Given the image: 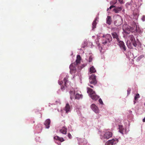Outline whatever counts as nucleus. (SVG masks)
Returning <instances> with one entry per match:
<instances>
[{"label":"nucleus","mask_w":145,"mask_h":145,"mask_svg":"<svg viewBox=\"0 0 145 145\" xmlns=\"http://www.w3.org/2000/svg\"><path fill=\"white\" fill-rule=\"evenodd\" d=\"M112 134L111 132L108 131L106 132L103 135V136L101 137L102 139H108L111 138L112 136Z\"/></svg>","instance_id":"nucleus-5"},{"label":"nucleus","mask_w":145,"mask_h":145,"mask_svg":"<svg viewBox=\"0 0 145 145\" xmlns=\"http://www.w3.org/2000/svg\"><path fill=\"white\" fill-rule=\"evenodd\" d=\"M68 137L70 139L72 137L71 135L69 133H68Z\"/></svg>","instance_id":"nucleus-30"},{"label":"nucleus","mask_w":145,"mask_h":145,"mask_svg":"<svg viewBox=\"0 0 145 145\" xmlns=\"http://www.w3.org/2000/svg\"><path fill=\"white\" fill-rule=\"evenodd\" d=\"M119 45L123 52L126 50V47L123 41H120L119 42Z\"/></svg>","instance_id":"nucleus-10"},{"label":"nucleus","mask_w":145,"mask_h":145,"mask_svg":"<svg viewBox=\"0 0 145 145\" xmlns=\"http://www.w3.org/2000/svg\"><path fill=\"white\" fill-rule=\"evenodd\" d=\"M92 60V58L91 56H90L89 59V62H91Z\"/></svg>","instance_id":"nucleus-27"},{"label":"nucleus","mask_w":145,"mask_h":145,"mask_svg":"<svg viewBox=\"0 0 145 145\" xmlns=\"http://www.w3.org/2000/svg\"><path fill=\"white\" fill-rule=\"evenodd\" d=\"M112 35L114 39H116V40L119 41V38H118V35L115 32H114L112 33Z\"/></svg>","instance_id":"nucleus-17"},{"label":"nucleus","mask_w":145,"mask_h":145,"mask_svg":"<svg viewBox=\"0 0 145 145\" xmlns=\"http://www.w3.org/2000/svg\"><path fill=\"white\" fill-rule=\"evenodd\" d=\"M81 60V57L80 55H78L76 57V61L73 63H75L76 65H78V64L80 63V61Z\"/></svg>","instance_id":"nucleus-13"},{"label":"nucleus","mask_w":145,"mask_h":145,"mask_svg":"<svg viewBox=\"0 0 145 145\" xmlns=\"http://www.w3.org/2000/svg\"><path fill=\"white\" fill-rule=\"evenodd\" d=\"M64 110L66 111V113H68L71 111V107L68 103H66L64 108Z\"/></svg>","instance_id":"nucleus-12"},{"label":"nucleus","mask_w":145,"mask_h":145,"mask_svg":"<svg viewBox=\"0 0 145 145\" xmlns=\"http://www.w3.org/2000/svg\"><path fill=\"white\" fill-rule=\"evenodd\" d=\"M117 2V0H112L110 2V4L112 5H114Z\"/></svg>","instance_id":"nucleus-26"},{"label":"nucleus","mask_w":145,"mask_h":145,"mask_svg":"<svg viewBox=\"0 0 145 145\" xmlns=\"http://www.w3.org/2000/svg\"><path fill=\"white\" fill-rule=\"evenodd\" d=\"M140 97V96L139 94L137 93V94H136L135 95L134 98V99L135 101H136Z\"/></svg>","instance_id":"nucleus-25"},{"label":"nucleus","mask_w":145,"mask_h":145,"mask_svg":"<svg viewBox=\"0 0 145 145\" xmlns=\"http://www.w3.org/2000/svg\"><path fill=\"white\" fill-rule=\"evenodd\" d=\"M68 77L67 76L65 78H64L63 81L64 82V85L63 86V85L62 86H61V89L62 90H63L65 89V87L66 86L67 83L68 81Z\"/></svg>","instance_id":"nucleus-11"},{"label":"nucleus","mask_w":145,"mask_h":145,"mask_svg":"<svg viewBox=\"0 0 145 145\" xmlns=\"http://www.w3.org/2000/svg\"><path fill=\"white\" fill-rule=\"evenodd\" d=\"M144 57V55H141L138 57V58L139 59H141V58H142Z\"/></svg>","instance_id":"nucleus-32"},{"label":"nucleus","mask_w":145,"mask_h":145,"mask_svg":"<svg viewBox=\"0 0 145 145\" xmlns=\"http://www.w3.org/2000/svg\"><path fill=\"white\" fill-rule=\"evenodd\" d=\"M89 86L91 88H93V86H92V85H89Z\"/></svg>","instance_id":"nucleus-37"},{"label":"nucleus","mask_w":145,"mask_h":145,"mask_svg":"<svg viewBox=\"0 0 145 145\" xmlns=\"http://www.w3.org/2000/svg\"><path fill=\"white\" fill-rule=\"evenodd\" d=\"M122 9V7H116L114 8L113 10L116 13H118L120 11H121Z\"/></svg>","instance_id":"nucleus-18"},{"label":"nucleus","mask_w":145,"mask_h":145,"mask_svg":"<svg viewBox=\"0 0 145 145\" xmlns=\"http://www.w3.org/2000/svg\"><path fill=\"white\" fill-rule=\"evenodd\" d=\"M91 107L92 110L95 113H97L99 112V110L98 107L94 104H92Z\"/></svg>","instance_id":"nucleus-9"},{"label":"nucleus","mask_w":145,"mask_h":145,"mask_svg":"<svg viewBox=\"0 0 145 145\" xmlns=\"http://www.w3.org/2000/svg\"><path fill=\"white\" fill-rule=\"evenodd\" d=\"M131 90L130 89H128L127 90V94L129 95L130 93Z\"/></svg>","instance_id":"nucleus-29"},{"label":"nucleus","mask_w":145,"mask_h":145,"mask_svg":"<svg viewBox=\"0 0 145 145\" xmlns=\"http://www.w3.org/2000/svg\"><path fill=\"white\" fill-rule=\"evenodd\" d=\"M108 10H109V8H107V11H108Z\"/></svg>","instance_id":"nucleus-38"},{"label":"nucleus","mask_w":145,"mask_h":145,"mask_svg":"<svg viewBox=\"0 0 145 145\" xmlns=\"http://www.w3.org/2000/svg\"><path fill=\"white\" fill-rule=\"evenodd\" d=\"M115 7V6H114V5H111V6H110V7H109V8L110 9H111V8H114Z\"/></svg>","instance_id":"nucleus-34"},{"label":"nucleus","mask_w":145,"mask_h":145,"mask_svg":"<svg viewBox=\"0 0 145 145\" xmlns=\"http://www.w3.org/2000/svg\"><path fill=\"white\" fill-rule=\"evenodd\" d=\"M142 121L143 122H145V117L143 119Z\"/></svg>","instance_id":"nucleus-36"},{"label":"nucleus","mask_w":145,"mask_h":145,"mask_svg":"<svg viewBox=\"0 0 145 145\" xmlns=\"http://www.w3.org/2000/svg\"><path fill=\"white\" fill-rule=\"evenodd\" d=\"M89 71L90 72V74H91L95 72H96V70L92 66L90 68Z\"/></svg>","instance_id":"nucleus-22"},{"label":"nucleus","mask_w":145,"mask_h":145,"mask_svg":"<svg viewBox=\"0 0 145 145\" xmlns=\"http://www.w3.org/2000/svg\"><path fill=\"white\" fill-rule=\"evenodd\" d=\"M67 130V128L65 127H62V129L59 130V131L62 134L65 135L66 134Z\"/></svg>","instance_id":"nucleus-15"},{"label":"nucleus","mask_w":145,"mask_h":145,"mask_svg":"<svg viewBox=\"0 0 145 145\" xmlns=\"http://www.w3.org/2000/svg\"><path fill=\"white\" fill-rule=\"evenodd\" d=\"M82 95L81 94L77 93L75 95V98L76 99H80L82 98Z\"/></svg>","instance_id":"nucleus-23"},{"label":"nucleus","mask_w":145,"mask_h":145,"mask_svg":"<svg viewBox=\"0 0 145 145\" xmlns=\"http://www.w3.org/2000/svg\"><path fill=\"white\" fill-rule=\"evenodd\" d=\"M118 140L117 139H113L107 141L105 145H113L118 142Z\"/></svg>","instance_id":"nucleus-7"},{"label":"nucleus","mask_w":145,"mask_h":145,"mask_svg":"<svg viewBox=\"0 0 145 145\" xmlns=\"http://www.w3.org/2000/svg\"><path fill=\"white\" fill-rule=\"evenodd\" d=\"M119 2L121 4L123 3V0H118Z\"/></svg>","instance_id":"nucleus-35"},{"label":"nucleus","mask_w":145,"mask_h":145,"mask_svg":"<svg viewBox=\"0 0 145 145\" xmlns=\"http://www.w3.org/2000/svg\"><path fill=\"white\" fill-rule=\"evenodd\" d=\"M85 142H86V143H87V142L86 141H85Z\"/></svg>","instance_id":"nucleus-39"},{"label":"nucleus","mask_w":145,"mask_h":145,"mask_svg":"<svg viewBox=\"0 0 145 145\" xmlns=\"http://www.w3.org/2000/svg\"><path fill=\"white\" fill-rule=\"evenodd\" d=\"M77 65L73 63L71 64L69 67L70 69V73L71 74L75 73L76 71V66Z\"/></svg>","instance_id":"nucleus-4"},{"label":"nucleus","mask_w":145,"mask_h":145,"mask_svg":"<svg viewBox=\"0 0 145 145\" xmlns=\"http://www.w3.org/2000/svg\"><path fill=\"white\" fill-rule=\"evenodd\" d=\"M54 138L57 140H59L61 142H62L64 141V140L63 138L62 137H59L58 136H56L54 137Z\"/></svg>","instance_id":"nucleus-20"},{"label":"nucleus","mask_w":145,"mask_h":145,"mask_svg":"<svg viewBox=\"0 0 145 145\" xmlns=\"http://www.w3.org/2000/svg\"><path fill=\"white\" fill-rule=\"evenodd\" d=\"M106 23L107 24H108L109 25L111 24L112 22V20L111 17L110 16H108L107 17L106 19Z\"/></svg>","instance_id":"nucleus-16"},{"label":"nucleus","mask_w":145,"mask_h":145,"mask_svg":"<svg viewBox=\"0 0 145 145\" xmlns=\"http://www.w3.org/2000/svg\"><path fill=\"white\" fill-rule=\"evenodd\" d=\"M89 82L91 84L95 85L97 83L96 76L94 74H92L89 78Z\"/></svg>","instance_id":"nucleus-6"},{"label":"nucleus","mask_w":145,"mask_h":145,"mask_svg":"<svg viewBox=\"0 0 145 145\" xmlns=\"http://www.w3.org/2000/svg\"><path fill=\"white\" fill-rule=\"evenodd\" d=\"M70 98L71 100L74 98V92L72 91H70Z\"/></svg>","instance_id":"nucleus-24"},{"label":"nucleus","mask_w":145,"mask_h":145,"mask_svg":"<svg viewBox=\"0 0 145 145\" xmlns=\"http://www.w3.org/2000/svg\"><path fill=\"white\" fill-rule=\"evenodd\" d=\"M97 20V18H95V19L93 21L92 24V28L93 30L96 27V25L97 24L96 21Z\"/></svg>","instance_id":"nucleus-19"},{"label":"nucleus","mask_w":145,"mask_h":145,"mask_svg":"<svg viewBox=\"0 0 145 145\" xmlns=\"http://www.w3.org/2000/svg\"><path fill=\"white\" fill-rule=\"evenodd\" d=\"M102 37L103 38L102 43L104 45L108 44L112 40L111 35L109 34L103 35Z\"/></svg>","instance_id":"nucleus-3"},{"label":"nucleus","mask_w":145,"mask_h":145,"mask_svg":"<svg viewBox=\"0 0 145 145\" xmlns=\"http://www.w3.org/2000/svg\"><path fill=\"white\" fill-rule=\"evenodd\" d=\"M87 89L88 93L93 100L96 101L99 99V97L96 94L95 92L92 89L88 87Z\"/></svg>","instance_id":"nucleus-2"},{"label":"nucleus","mask_w":145,"mask_h":145,"mask_svg":"<svg viewBox=\"0 0 145 145\" xmlns=\"http://www.w3.org/2000/svg\"><path fill=\"white\" fill-rule=\"evenodd\" d=\"M122 23V19L120 16L114 22V24L117 26H119L121 25Z\"/></svg>","instance_id":"nucleus-8"},{"label":"nucleus","mask_w":145,"mask_h":145,"mask_svg":"<svg viewBox=\"0 0 145 145\" xmlns=\"http://www.w3.org/2000/svg\"><path fill=\"white\" fill-rule=\"evenodd\" d=\"M119 127L118 129H119V131L120 133L123 134V131L124 130V129L123 128V126L122 125H119L118 126Z\"/></svg>","instance_id":"nucleus-21"},{"label":"nucleus","mask_w":145,"mask_h":145,"mask_svg":"<svg viewBox=\"0 0 145 145\" xmlns=\"http://www.w3.org/2000/svg\"><path fill=\"white\" fill-rule=\"evenodd\" d=\"M99 103L101 104H103V102L102 101V100L101 99H99Z\"/></svg>","instance_id":"nucleus-28"},{"label":"nucleus","mask_w":145,"mask_h":145,"mask_svg":"<svg viewBox=\"0 0 145 145\" xmlns=\"http://www.w3.org/2000/svg\"><path fill=\"white\" fill-rule=\"evenodd\" d=\"M50 120L49 119L46 120L45 122L44 125L46 128H49L50 127Z\"/></svg>","instance_id":"nucleus-14"},{"label":"nucleus","mask_w":145,"mask_h":145,"mask_svg":"<svg viewBox=\"0 0 145 145\" xmlns=\"http://www.w3.org/2000/svg\"><path fill=\"white\" fill-rule=\"evenodd\" d=\"M142 20L143 21H144L145 20V16H143L142 18Z\"/></svg>","instance_id":"nucleus-33"},{"label":"nucleus","mask_w":145,"mask_h":145,"mask_svg":"<svg viewBox=\"0 0 145 145\" xmlns=\"http://www.w3.org/2000/svg\"><path fill=\"white\" fill-rule=\"evenodd\" d=\"M129 38L131 41V42L129 40H128L127 41V44L128 47L130 49L133 48L132 44L135 47H136L137 44L134 36L133 35H131L129 36Z\"/></svg>","instance_id":"nucleus-1"},{"label":"nucleus","mask_w":145,"mask_h":145,"mask_svg":"<svg viewBox=\"0 0 145 145\" xmlns=\"http://www.w3.org/2000/svg\"><path fill=\"white\" fill-rule=\"evenodd\" d=\"M58 83L59 85H61L63 83V81H59L58 82Z\"/></svg>","instance_id":"nucleus-31"}]
</instances>
